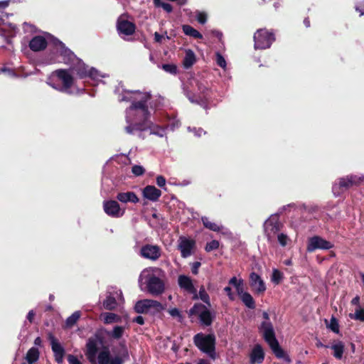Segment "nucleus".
I'll return each mask as SVG.
<instances>
[{
    "mask_svg": "<svg viewBox=\"0 0 364 364\" xmlns=\"http://www.w3.org/2000/svg\"><path fill=\"white\" fill-rule=\"evenodd\" d=\"M118 95L119 102H130L131 106L126 110L125 132L129 134H134L137 132H142L150 129L151 134L160 137L165 135V129L152 123L149 119L150 112L148 109L147 102L150 100V95L148 92L139 91H131L124 90L122 85H119L115 90Z\"/></svg>",
    "mask_w": 364,
    "mask_h": 364,
    "instance_id": "obj_1",
    "label": "nucleus"
},
{
    "mask_svg": "<svg viewBox=\"0 0 364 364\" xmlns=\"http://www.w3.org/2000/svg\"><path fill=\"white\" fill-rule=\"evenodd\" d=\"M50 43L54 50L59 53L62 58V62L68 65L70 69L75 72L80 78L89 77L94 81H98L100 78L105 76L100 74L94 68H89L74 53L70 50L65 45L58 39L54 38L50 34L46 36H37L33 37L29 43L30 48L33 51H40L46 48L48 43ZM61 62L57 55L50 54L46 60V63H55Z\"/></svg>",
    "mask_w": 364,
    "mask_h": 364,
    "instance_id": "obj_2",
    "label": "nucleus"
},
{
    "mask_svg": "<svg viewBox=\"0 0 364 364\" xmlns=\"http://www.w3.org/2000/svg\"><path fill=\"white\" fill-rule=\"evenodd\" d=\"M86 355L92 364H122L123 363L122 359L119 356L111 358L109 348L102 346V341L97 336L88 339Z\"/></svg>",
    "mask_w": 364,
    "mask_h": 364,
    "instance_id": "obj_3",
    "label": "nucleus"
},
{
    "mask_svg": "<svg viewBox=\"0 0 364 364\" xmlns=\"http://www.w3.org/2000/svg\"><path fill=\"white\" fill-rule=\"evenodd\" d=\"M165 272L160 268L149 267L144 269L139 277L141 289L145 285L147 291L152 295H160L165 291Z\"/></svg>",
    "mask_w": 364,
    "mask_h": 364,
    "instance_id": "obj_4",
    "label": "nucleus"
},
{
    "mask_svg": "<svg viewBox=\"0 0 364 364\" xmlns=\"http://www.w3.org/2000/svg\"><path fill=\"white\" fill-rule=\"evenodd\" d=\"M262 316L264 321L260 326V331L262 333L265 341L269 344L272 350L278 358H284L288 363L291 361L288 356H286L284 350L279 346L275 337L273 326L269 321V316L267 312L264 311Z\"/></svg>",
    "mask_w": 364,
    "mask_h": 364,
    "instance_id": "obj_5",
    "label": "nucleus"
},
{
    "mask_svg": "<svg viewBox=\"0 0 364 364\" xmlns=\"http://www.w3.org/2000/svg\"><path fill=\"white\" fill-rule=\"evenodd\" d=\"M73 82V77L68 70L59 69L48 78L47 84L60 92L71 93L70 88Z\"/></svg>",
    "mask_w": 364,
    "mask_h": 364,
    "instance_id": "obj_6",
    "label": "nucleus"
},
{
    "mask_svg": "<svg viewBox=\"0 0 364 364\" xmlns=\"http://www.w3.org/2000/svg\"><path fill=\"white\" fill-rule=\"evenodd\" d=\"M196 346L210 358H215V336L212 334L203 335L198 333L194 337Z\"/></svg>",
    "mask_w": 364,
    "mask_h": 364,
    "instance_id": "obj_7",
    "label": "nucleus"
},
{
    "mask_svg": "<svg viewBox=\"0 0 364 364\" xmlns=\"http://www.w3.org/2000/svg\"><path fill=\"white\" fill-rule=\"evenodd\" d=\"M134 309L139 314H156L161 312L164 309L163 305L153 299H142L138 301Z\"/></svg>",
    "mask_w": 364,
    "mask_h": 364,
    "instance_id": "obj_8",
    "label": "nucleus"
},
{
    "mask_svg": "<svg viewBox=\"0 0 364 364\" xmlns=\"http://www.w3.org/2000/svg\"><path fill=\"white\" fill-rule=\"evenodd\" d=\"M364 180V175L362 176H348L346 178H341L338 183L333 185V192L335 196H339L343 191L347 190L353 185H358Z\"/></svg>",
    "mask_w": 364,
    "mask_h": 364,
    "instance_id": "obj_9",
    "label": "nucleus"
},
{
    "mask_svg": "<svg viewBox=\"0 0 364 364\" xmlns=\"http://www.w3.org/2000/svg\"><path fill=\"white\" fill-rule=\"evenodd\" d=\"M282 224L278 215H272L264 223V230L267 240L273 242L279 234Z\"/></svg>",
    "mask_w": 364,
    "mask_h": 364,
    "instance_id": "obj_10",
    "label": "nucleus"
},
{
    "mask_svg": "<svg viewBox=\"0 0 364 364\" xmlns=\"http://www.w3.org/2000/svg\"><path fill=\"white\" fill-rule=\"evenodd\" d=\"M274 41V35L266 29H259L254 35L255 48L266 49Z\"/></svg>",
    "mask_w": 364,
    "mask_h": 364,
    "instance_id": "obj_11",
    "label": "nucleus"
},
{
    "mask_svg": "<svg viewBox=\"0 0 364 364\" xmlns=\"http://www.w3.org/2000/svg\"><path fill=\"white\" fill-rule=\"evenodd\" d=\"M161 249L154 245H145L140 250V255L151 261H156L161 257Z\"/></svg>",
    "mask_w": 364,
    "mask_h": 364,
    "instance_id": "obj_12",
    "label": "nucleus"
},
{
    "mask_svg": "<svg viewBox=\"0 0 364 364\" xmlns=\"http://www.w3.org/2000/svg\"><path fill=\"white\" fill-rule=\"evenodd\" d=\"M331 247H333V245L330 242L321 237L314 236L309 238L306 249L308 252H311L317 249L329 250Z\"/></svg>",
    "mask_w": 364,
    "mask_h": 364,
    "instance_id": "obj_13",
    "label": "nucleus"
},
{
    "mask_svg": "<svg viewBox=\"0 0 364 364\" xmlns=\"http://www.w3.org/2000/svg\"><path fill=\"white\" fill-rule=\"evenodd\" d=\"M103 209L107 215L112 218L122 217L124 213V210L121 209L118 202L114 200H105Z\"/></svg>",
    "mask_w": 364,
    "mask_h": 364,
    "instance_id": "obj_14",
    "label": "nucleus"
},
{
    "mask_svg": "<svg viewBox=\"0 0 364 364\" xmlns=\"http://www.w3.org/2000/svg\"><path fill=\"white\" fill-rule=\"evenodd\" d=\"M195 247L193 240L188 239L186 237H180L178 240V249L180 250L181 257L186 258L193 254V250Z\"/></svg>",
    "mask_w": 364,
    "mask_h": 364,
    "instance_id": "obj_15",
    "label": "nucleus"
},
{
    "mask_svg": "<svg viewBox=\"0 0 364 364\" xmlns=\"http://www.w3.org/2000/svg\"><path fill=\"white\" fill-rule=\"evenodd\" d=\"M192 314H197L200 317V321L205 326H209L212 323L213 316L209 310L202 304H196L191 309Z\"/></svg>",
    "mask_w": 364,
    "mask_h": 364,
    "instance_id": "obj_16",
    "label": "nucleus"
},
{
    "mask_svg": "<svg viewBox=\"0 0 364 364\" xmlns=\"http://www.w3.org/2000/svg\"><path fill=\"white\" fill-rule=\"evenodd\" d=\"M121 299H122L121 291L116 290L113 292H108L102 303L103 308L107 310H113L117 306V301Z\"/></svg>",
    "mask_w": 364,
    "mask_h": 364,
    "instance_id": "obj_17",
    "label": "nucleus"
},
{
    "mask_svg": "<svg viewBox=\"0 0 364 364\" xmlns=\"http://www.w3.org/2000/svg\"><path fill=\"white\" fill-rule=\"evenodd\" d=\"M250 284L252 289L257 294L263 293L266 290V286L260 276L255 272L250 275Z\"/></svg>",
    "mask_w": 364,
    "mask_h": 364,
    "instance_id": "obj_18",
    "label": "nucleus"
},
{
    "mask_svg": "<svg viewBox=\"0 0 364 364\" xmlns=\"http://www.w3.org/2000/svg\"><path fill=\"white\" fill-rule=\"evenodd\" d=\"M51 348L54 353L55 360L58 363H61L63 359L64 349L57 339L52 335H49Z\"/></svg>",
    "mask_w": 364,
    "mask_h": 364,
    "instance_id": "obj_19",
    "label": "nucleus"
},
{
    "mask_svg": "<svg viewBox=\"0 0 364 364\" xmlns=\"http://www.w3.org/2000/svg\"><path fill=\"white\" fill-rule=\"evenodd\" d=\"M135 24H117V31L119 36L123 39H129V37L135 32Z\"/></svg>",
    "mask_w": 364,
    "mask_h": 364,
    "instance_id": "obj_20",
    "label": "nucleus"
},
{
    "mask_svg": "<svg viewBox=\"0 0 364 364\" xmlns=\"http://www.w3.org/2000/svg\"><path fill=\"white\" fill-rule=\"evenodd\" d=\"M178 283L181 288L196 296V289L194 288L190 277L186 275H180L178 279Z\"/></svg>",
    "mask_w": 364,
    "mask_h": 364,
    "instance_id": "obj_21",
    "label": "nucleus"
},
{
    "mask_svg": "<svg viewBox=\"0 0 364 364\" xmlns=\"http://www.w3.org/2000/svg\"><path fill=\"white\" fill-rule=\"evenodd\" d=\"M143 196L144 198L151 200L156 201L161 196V191L157 189L154 186H147L143 189Z\"/></svg>",
    "mask_w": 364,
    "mask_h": 364,
    "instance_id": "obj_22",
    "label": "nucleus"
},
{
    "mask_svg": "<svg viewBox=\"0 0 364 364\" xmlns=\"http://www.w3.org/2000/svg\"><path fill=\"white\" fill-rule=\"evenodd\" d=\"M116 198L119 202L123 203H137L139 201L138 196L132 191L119 192L117 193Z\"/></svg>",
    "mask_w": 364,
    "mask_h": 364,
    "instance_id": "obj_23",
    "label": "nucleus"
},
{
    "mask_svg": "<svg viewBox=\"0 0 364 364\" xmlns=\"http://www.w3.org/2000/svg\"><path fill=\"white\" fill-rule=\"evenodd\" d=\"M264 357L263 349L260 345L254 347L250 354V363L252 364L261 363Z\"/></svg>",
    "mask_w": 364,
    "mask_h": 364,
    "instance_id": "obj_24",
    "label": "nucleus"
},
{
    "mask_svg": "<svg viewBox=\"0 0 364 364\" xmlns=\"http://www.w3.org/2000/svg\"><path fill=\"white\" fill-rule=\"evenodd\" d=\"M329 347L333 350V355L336 359L341 360L343 358L345 346L342 341H333Z\"/></svg>",
    "mask_w": 364,
    "mask_h": 364,
    "instance_id": "obj_25",
    "label": "nucleus"
},
{
    "mask_svg": "<svg viewBox=\"0 0 364 364\" xmlns=\"http://www.w3.org/2000/svg\"><path fill=\"white\" fill-rule=\"evenodd\" d=\"M202 223L203 225L214 232H221L223 234H227L228 230L225 229L223 226L219 225L213 222H211L208 218L202 217L201 218Z\"/></svg>",
    "mask_w": 364,
    "mask_h": 364,
    "instance_id": "obj_26",
    "label": "nucleus"
},
{
    "mask_svg": "<svg viewBox=\"0 0 364 364\" xmlns=\"http://www.w3.org/2000/svg\"><path fill=\"white\" fill-rule=\"evenodd\" d=\"M12 0L0 1V21L4 23L10 16H14L13 13L6 11L10 3Z\"/></svg>",
    "mask_w": 364,
    "mask_h": 364,
    "instance_id": "obj_27",
    "label": "nucleus"
},
{
    "mask_svg": "<svg viewBox=\"0 0 364 364\" xmlns=\"http://www.w3.org/2000/svg\"><path fill=\"white\" fill-rule=\"evenodd\" d=\"M196 60V58L193 51L190 49L186 50L183 61V66L186 68H189L195 63Z\"/></svg>",
    "mask_w": 364,
    "mask_h": 364,
    "instance_id": "obj_28",
    "label": "nucleus"
},
{
    "mask_svg": "<svg viewBox=\"0 0 364 364\" xmlns=\"http://www.w3.org/2000/svg\"><path fill=\"white\" fill-rule=\"evenodd\" d=\"M100 317L106 324L118 322L120 319L119 316L114 313H104L101 314Z\"/></svg>",
    "mask_w": 364,
    "mask_h": 364,
    "instance_id": "obj_29",
    "label": "nucleus"
},
{
    "mask_svg": "<svg viewBox=\"0 0 364 364\" xmlns=\"http://www.w3.org/2000/svg\"><path fill=\"white\" fill-rule=\"evenodd\" d=\"M39 358V351L36 348H31L27 353L26 359L29 364L37 361Z\"/></svg>",
    "mask_w": 364,
    "mask_h": 364,
    "instance_id": "obj_30",
    "label": "nucleus"
},
{
    "mask_svg": "<svg viewBox=\"0 0 364 364\" xmlns=\"http://www.w3.org/2000/svg\"><path fill=\"white\" fill-rule=\"evenodd\" d=\"M242 301L249 309H255V303L252 296L247 292L242 294L240 296Z\"/></svg>",
    "mask_w": 364,
    "mask_h": 364,
    "instance_id": "obj_31",
    "label": "nucleus"
},
{
    "mask_svg": "<svg viewBox=\"0 0 364 364\" xmlns=\"http://www.w3.org/2000/svg\"><path fill=\"white\" fill-rule=\"evenodd\" d=\"M183 32L188 36H192V37H194L196 38H202L201 34L198 31H196V29H194L193 28H192L191 26H189L188 24L183 25Z\"/></svg>",
    "mask_w": 364,
    "mask_h": 364,
    "instance_id": "obj_32",
    "label": "nucleus"
},
{
    "mask_svg": "<svg viewBox=\"0 0 364 364\" xmlns=\"http://www.w3.org/2000/svg\"><path fill=\"white\" fill-rule=\"evenodd\" d=\"M80 317V312L77 311H75L70 316H69L65 321V326L67 328L73 327Z\"/></svg>",
    "mask_w": 364,
    "mask_h": 364,
    "instance_id": "obj_33",
    "label": "nucleus"
},
{
    "mask_svg": "<svg viewBox=\"0 0 364 364\" xmlns=\"http://www.w3.org/2000/svg\"><path fill=\"white\" fill-rule=\"evenodd\" d=\"M194 298H196L195 295ZM196 298H200L203 302L206 303L208 306H210L209 296L206 293L204 287L200 288L198 296L196 294Z\"/></svg>",
    "mask_w": 364,
    "mask_h": 364,
    "instance_id": "obj_34",
    "label": "nucleus"
},
{
    "mask_svg": "<svg viewBox=\"0 0 364 364\" xmlns=\"http://www.w3.org/2000/svg\"><path fill=\"white\" fill-rule=\"evenodd\" d=\"M349 317L352 319L364 321V310L358 309L355 310L354 314H350Z\"/></svg>",
    "mask_w": 364,
    "mask_h": 364,
    "instance_id": "obj_35",
    "label": "nucleus"
},
{
    "mask_svg": "<svg viewBox=\"0 0 364 364\" xmlns=\"http://www.w3.org/2000/svg\"><path fill=\"white\" fill-rule=\"evenodd\" d=\"M283 278V274L277 269H274L272 275V281L278 284Z\"/></svg>",
    "mask_w": 364,
    "mask_h": 364,
    "instance_id": "obj_36",
    "label": "nucleus"
},
{
    "mask_svg": "<svg viewBox=\"0 0 364 364\" xmlns=\"http://www.w3.org/2000/svg\"><path fill=\"white\" fill-rule=\"evenodd\" d=\"M124 331V328L122 326H115L111 333V336L114 338H119L122 336Z\"/></svg>",
    "mask_w": 364,
    "mask_h": 364,
    "instance_id": "obj_37",
    "label": "nucleus"
},
{
    "mask_svg": "<svg viewBox=\"0 0 364 364\" xmlns=\"http://www.w3.org/2000/svg\"><path fill=\"white\" fill-rule=\"evenodd\" d=\"M144 172L145 169L140 165H134L132 168V173L136 176H141Z\"/></svg>",
    "mask_w": 364,
    "mask_h": 364,
    "instance_id": "obj_38",
    "label": "nucleus"
},
{
    "mask_svg": "<svg viewBox=\"0 0 364 364\" xmlns=\"http://www.w3.org/2000/svg\"><path fill=\"white\" fill-rule=\"evenodd\" d=\"M328 327L334 333H338V332H339L338 323L337 322V320L334 317H332L331 318V321H330L329 324L328 325Z\"/></svg>",
    "mask_w": 364,
    "mask_h": 364,
    "instance_id": "obj_39",
    "label": "nucleus"
},
{
    "mask_svg": "<svg viewBox=\"0 0 364 364\" xmlns=\"http://www.w3.org/2000/svg\"><path fill=\"white\" fill-rule=\"evenodd\" d=\"M216 63L218 65L221 67L223 69H225L227 63L226 60L224 58V57L219 53H216V58H215Z\"/></svg>",
    "mask_w": 364,
    "mask_h": 364,
    "instance_id": "obj_40",
    "label": "nucleus"
},
{
    "mask_svg": "<svg viewBox=\"0 0 364 364\" xmlns=\"http://www.w3.org/2000/svg\"><path fill=\"white\" fill-rule=\"evenodd\" d=\"M219 247V242L218 240H212L210 242H208L205 246V250L207 252H210L214 250H217Z\"/></svg>",
    "mask_w": 364,
    "mask_h": 364,
    "instance_id": "obj_41",
    "label": "nucleus"
},
{
    "mask_svg": "<svg viewBox=\"0 0 364 364\" xmlns=\"http://www.w3.org/2000/svg\"><path fill=\"white\" fill-rule=\"evenodd\" d=\"M162 68L167 73L175 74L177 70V68L173 64H164Z\"/></svg>",
    "mask_w": 364,
    "mask_h": 364,
    "instance_id": "obj_42",
    "label": "nucleus"
},
{
    "mask_svg": "<svg viewBox=\"0 0 364 364\" xmlns=\"http://www.w3.org/2000/svg\"><path fill=\"white\" fill-rule=\"evenodd\" d=\"M208 19V15L204 11H197L196 20L198 23H205Z\"/></svg>",
    "mask_w": 364,
    "mask_h": 364,
    "instance_id": "obj_43",
    "label": "nucleus"
},
{
    "mask_svg": "<svg viewBox=\"0 0 364 364\" xmlns=\"http://www.w3.org/2000/svg\"><path fill=\"white\" fill-rule=\"evenodd\" d=\"M276 237H277L278 242L282 246L284 247L287 245L289 238L287 235L279 233Z\"/></svg>",
    "mask_w": 364,
    "mask_h": 364,
    "instance_id": "obj_44",
    "label": "nucleus"
},
{
    "mask_svg": "<svg viewBox=\"0 0 364 364\" xmlns=\"http://www.w3.org/2000/svg\"><path fill=\"white\" fill-rule=\"evenodd\" d=\"M156 184L160 187V188H165V186H166V178L162 176H158L156 178Z\"/></svg>",
    "mask_w": 364,
    "mask_h": 364,
    "instance_id": "obj_45",
    "label": "nucleus"
},
{
    "mask_svg": "<svg viewBox=\"0 0 364 364\" xmlns=\"http://www.w3.org/2000/svg\"><path fill=\"white\" fill-rule=\"evenodd\" d=\"M229 284H232L235 287L239 286V285H242L243 284V280L242 279H237L235 277H233L232 278L230 279V280L229 281Z\"/></svg>",
    "mask_w": 364,
    "mask_h": 364,
    "instance_id": "obj_46",
    "label": "nucleus"
},
{
    "mask_svg": "<svg viewBox=\"0 0 364 364\" xmlns=\"http://www.w3.org/2000/svg\"><path fill=\"white\" fill-rule=\"evenodd\" d=\"M68 360L70 364H82L80 360L75 355H69Z\"/></svg>",
    "mask_w": 364,
    "mask_h": 364,
    "instance_id": "obj_47",
    "label": "nucleus"
},
{
    "mask_svg": "<svg viewBox=\"0 0 364 364\" xmlns=\"http://www.w3.org/2000/svg\"><path fill=\"white\" fill-rule=\"evenodd\" d=\"M355 10L360 13V16H364V1H360L356 5Z\"/></svg>",
    "mask_w": 364,
    "mask_h": 364,
    "instance_id": "obj_48",
    "label": "nucleus"
},
{
    "mask_svg": "<svg viewBox=\"0 0 364 364\" xmlns=\"http://www.w3.org/2000/svg\"><path fill=\"white\" fill-rule=\"evenodd\" d=\"M161 7H162L168 13L171 12L173 10L172 6L168 3L163 2V4H161Z\"/></svg>",
    "mask_w": 364,
    "mask_h": 364,
    "instance_id": "obj_49",
    "label": "nucleus"
},
{
    "mask_svg": "<svg viewBox=\"0 0 364 364\" xmlns=\"http://www.w3.org/2000/svg\"><path fill=\"white\" fill-rule=\"evenodd\" d=\"M169 314L173 317L181 318V314L177 309H172L168 311Z\"/></svg>",
    "mask_w": 364,
    "mask_h": 364,
    "instance_id": "obj_50",
    "label": "nucleus"
},
{
    "mask_svg": "<svg viewBox=\"0 0 364 364\" xmlns=\"http://www.w3.org/2000/svg\"><path fill=\"white\" fill-rule=\"evenodd\" d=\"M188 130L190 132H192V131L194 132L196 136H200L202 135V134H205V132L200 128H199L198 129H196V128L191 129L190 127H188Z\"/></svg>",
    "mask_w": 364,
    "mask_h": 364,
    "instance_id": "obj_51",
    "label": "nucleus"
},
{
    "mask_svg": "<svg viewBox=\"0 0 364 364\" xmlns=\"http://www.w3.org/2000/svg\"><path fill=\"white\" fill-rule=\"evenodd\" d=\"M224 291L226 292L227 295L228 296L229 299L231 300L234 299V296L232 292V289L230 287H226L224 289Z\"/></svg>",
    "mask_w": 364,
    "mask_h": 364,
    "instance_id": "obj_52",
    "label": "nucleus"
},
{
    "mask_svg": "<svg viewBox=\"0 0 364 364\" xmlns=\"http://www.w3.org/2000/svg\"><path fill=\"white\" fill-rule=\"evenodd\" d=\"M179 126V123L177 120L173 119L171 122L168 124V127H171V129H173L176 127Z\"/></svg>",
    "mask_w": 364,
    "mask_h": 364,
    "instance_id": "obj_53",
    "label": "nucleus"
},
{
    "mask_svg": "<svg viewBox=\"0 0 364 364\" xmlns=\"http://www.w3.org/2000/svg\"><path fill=\"white\" fill-rule=\"evenodd\" d=\"M134 321L136 322V323L139 324V325H142L144 323V318L141 316H136L134 319Z\"/></svg>",
    "mask_w": 364,
    "mask_h": 364,
    "instance_id": "obj_54",
    "label": "nucleus"
},
{
    "mask_svg": "<svg viewBox=\"0 0 364 364\" xmlns=\"http://www.w3.org/2000/svg\"><path fill=\"white\" fill-rule=\"evenodd\" d=\"M200 262H195L193 264V266L192 267V272L195 274H196L198 273V267H200Z\"/></svg>",
    "mask_w": 364,
    "mask_h": 364,
    "instance_id": "obj_55",
    "label": "nucleus"
},
{
    "mask_svg": "<svg viewBox=\"0 0 364 364\" xmlns=\"http://www.w3.org/2000/svg\"><path fill=\"white\" fill-rule=\"evenodd\" d=\"M189 100L191 102H196V103H198V104H202L203 103V99H202L200 97H198V99H196L194 100L193 97H189Z\"/></svg>",
    "mask_w": 364,
    "mask_h": 364,
    "instance_id": "obj_56",
    "label": "nucleus"
},
{
    "mask_svg": "<svg viewBox=\"0 0 364 364\" xmlns=\"http://www.w3.org/2000/svg\"><path fill=\"white\" fill-rule=\"evenodd\" d=\"M117 23H132L128 19L125 18L124 16H121L118 18Z\"/></svg>",
    "mask_w": 364,
    "mask_h": 364,
    "instance_id": "obj_57",
    "label": "nucleus"
},
{
    "mask_svg": "<svg viewBox=\"0 0 364 364\" xmlns=\"http://www.w3.org/2000/svg\"><path fill=\"white\" fill-rule=\"evenodd\" d=\"M34 316H35L34 311L33 310H31L27 315V319L31 323L33 321Z\"/></svg>",
    "mask_w": 364,
    "mask_h": 364,
    "instance_id": "obj_58",
    "label": "nucleus"
},
{
    "mask_svg": "<svg viewBox=\"0 0 364 364\" xmlns=\"http://www.w3.org/2000/svg\"><path fill=\"white\" fill-rule=\"evenodd\" d=\"M242 285H239L237 287H235L236 290H237V292L239 295V296L240 297L242 296V294H245L246 292H245L242 289Z\"/></svg>",
    "mask_w": 364,
    "mask_h": 364,
    "instance_id": "obj_59",
    "label": "nucleus"
},
{
    "mask_svg": "<svg viewBox=\"0 0 364 364\" xmlns=\"http://www.w3.org/2000/svg\"><path fill=\"white\" fill-rule=\"evenodd\" d=\"M164 38L163 36L159 34L158 33H155L154 38L156 42H161V39Z\"/></svg>",
    "mask_w": 364,
    "mask_h": 364,
    "instance_id": "obj_60",
    "label": "nucleus"
},
{
    "mask_svg": "<svg viewBox=\"0 0 364 364\" xmlns=\"http://www.w3.org/2000/svg\"><path fill=\"white\" fill-rule=\"evenodd\" d=\"M359 297L358 296H355V298H353L351 301V304H353V305H357L359 303Z\"/></svg>",
    "mask_w": 364,
    "mask_h": 364,
    "instance_id": "obj_61",
    "label": "nucleus"
},
{
    "mask_svg": "<svg viewBox=\"0 0 364 364\" xmlns=\"http://www.w3.org/2000/svg\"><path fill=\"white\" fill-rule=\"evenodd\" d=\"M215 36L220 41L223 36V34L220 31H215L214 32Z\"/></svg>",
    "mask_w": 364,
    "mask_h": 364,
    "instance_id": "obj_62",
    "label": "nucleus"
},
{
    "mask_svg": "<svg viewBox=\"0 0 364 364\" xmlns=\"http://www.w3.org/2000/svg\"><path fill=\"white\" fill-rule=\"evenodd\" d=\"M154 2L156 6H161V4H163L161 0H154Z\"/></svg>",
    "mask_w": 364,
    "mask_h": 364,
    "instance_id": "obj_63",
    "label": "nucleus"
},
{
    "mask_svg": "<svg viewBox=\"0 0 364 364\" xmlns=\"http://www.w3.org/2000/svg\"><path fill=\"white\" fill-rule=\"evenodd\" d=\"M41 339L39 337H38L35 339V341H34L35 345L39 346L41 344Z\"/></svg>",
    "mask_w": 364,
    "mask_h": 364,
    "instance_id": "obj_64",
    "label": "nucleus"
}]
</instances>
